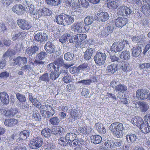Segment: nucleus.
<instances>
[{
    "label": "nucleus",
    "instance_id": "nucleus-18",
    "mask_svg": "<svg viewBox=\"0 0 150 150\" xmlns=\"http://www.w3.org/2000/svg\"><path fill=\"white\" fill-rule=\"evenodd\" d=\"M94 127L96 130L100 134H104L106 132V129L101 123L98 122L96 123Z\"/></svg>",
    "mask_w": 150,
    "mask_h": 150
},
{
    "label": "nucleus",
    "instance_id": "nucleus-49",
    "mask_svg": "<svg viewBox=\"0 0 150 150\" xmlns=\"http://www.w3.org/2000/svg\"><path fill=\"white\" fill-rule=\"evenodd\" d=\"M49 121L53 125H58L60 121L59 119L57 117H52L50 119Z\"/></svg>",
    "mask_w": 150,
    "mask_h": 150
},
{
    "label": "nucleus",
    "instance_id": "nucleus-28",
    "mask_svg": "<svg viewBox=\"0 0 150 150\" xmlns=\"http://www.w3.org/2000/svg\"><path fill=\"white\" fill-rule=\"evenodd\" d=\"M141 10L145 14L150 15V1L149 3L143 5Z\"/></svg>",
    "mask_w": 150,
    "mask_h": 150
},
{
    "label": "nucleus",
    "instance_id": "nucleus-15",
    "mask_svg": "<svg viewBox=\"0 0 150 150\" xmlns=\"http://www.w3.org/2000/svg\"><path fill=\"white\" fill-rule=\"evenodd\" d=\"M30 135L29 131L28 130H24L21 131L19 134V137L17 139L18 143L23 142L24 140L27 139Z\"/></svg>",
    "mask_w": 150,
    "mask_h": 150
},
{
    "label": "nucleus",
    "instance_id": "nucleus-51",
    "mask_svg": "<svg viewBox=\"0 0 150 150\" xmlns=\"http://www.w3.org/2000/svg\"><path fill=\"white\" fill-rule=\"evenodd\" d=\"M39 80L45 82H49L50 79L48 77V74L46 73L43 74L40 77Z\"/></svg>",
    "mask_w": 150,
    "mask_h": 150
},
{
    "label": "nucleus",
    "instance_id": "nucleus-31",
    "mask_svg": "<svg viewBox=\"0 0 150 150\" xmlns=\"http://www.w3.org/2000/svg\"><path fill=\"white\" fill-rule=\"evenodd\" d=\"M77 137L76 135L74 133H67L65 137V140L66 141L71 142L72 141L77 140Z\"/></svg>",
    "mask_w": 150,
    "mask_h": 150
},
{
    "label": "nucleus",
    "instance_id": "nucleus-27",
    "mask_svg": "<svg viewBox=\"0 0 150 150\" xmlns=\"http://www.w3.org/2000/svg\"><path fill=\"white\" fill-rule=\"evenodd\" d=\"M39 49L38 47L36 45L29 47L26 50V53L29 56H32Z\"/></svg>",
    "mask_w": 150,
    "mask_h": 150
},
{
    "label": "nucleus",
    "instance_id": "nucleus-23",
    "mask_svg": "<svg viewBox=\"0 0 150 150\" xmlns=\"http://www.w3.org/2000/svg\"><path fill=\"white\" fill-rule=\"evenodd\" d=\"M64 129L62 127L56 126L52 129V132L54 135L57 137L61 136L64 132Z\"/></svg>",
    "mask_w": 150,
    "mask_h": 150
},
{
    "label": "nucleus",
    "instance_id": "nucleus-62",
    "mask_svg": "<svg viewBox=\"0 0 150 150\" xmlns=\"http://www.w3.org/2000/svg\"><path fill=\"white\" fill-rule=\"evenodd\" d=\"M67 34H65L62 35L59 39V41L62 43H64L67 39L68 37H69Z\"/></svg>",
    "mask_w": 150,
    "mask_h": 150
},
{
    "label": "nucleus",
    "instance_id": "nucleus-1",
    "mask_svg": "<svg viewBox=\"0 0 150 150\" xmlns=\"http://www.w3.org/2000/svg\"><path fill=\"white\" fill-rule=\"evenodd\" d=\"M55 18L54 20L57 24L63 26L70 25L74 21V18L72 16L63 13L56 15Z\"/></svg>",
    "mask_w": 150,
    "mask_h": 150
},
{
    "label": "nucleus",
    "instance_id": "nucleus-3",
    "mask_svg": "<svg viewBox=\"0 0 150 150\" xmlns=\"http://www.w3.org/2000/svg\"><path fill=\"white\" fill-rule=\"evenodd\" d=\"M109 129L112 133L117 138L122 137L124 127L122 123L115 122L112 123L109 127Z\"/></svg>",
    "mask_w": 150,
    "mask_h": 150
},
{
    "label": "nucleus",
    "instance_id": "nucleus-22",
    "mask_svg": "<svg viewBox=\"0 0 150 150\" xmlns=\"http://www.w3.org/2000/svg\"><path fill=\"white\" fill-rule=\"evenodd\" d=\"M44 48L46 52L48 53L51 54L55 52L54 46L52 43L50 42H47L45 45Z\"/></svg>",
    "mask_w": 150,
    "mask_h": 150
},
{
    "label": "nucleus",
    "instance_id": "nucleus-19",
    "mask_svg": "<svg viewBox=\"0 0 150 150\" xmlns=\"http://www.w3.org/2000/svg\"><path fill=\"white\" fill-rule=\"evenodd\" d=\"M133 124L139 127L144 123V121L141 117L134 116L131 120Z\"/></svg>",
    "mask_w": 150,
    "mask_h": 150
},
{
    "label": "nucleus",
    "instance_id": "nucleus-36",
    "mask_svg": "<svg viewBox=\"0 0 150 150\" xmlns=\"http://www.w3.org/2000/svg\"><path fill=\"white\" fill-rule=\"evenodd\" d=\"M115 88V90L116 91L120 93H124L127 91V86L124 84L118 85Z\"/></svg>",
    "mask_w": 150,
    "mask_h": 150
},
{
    "label": "nucleus",
    "instance_id": "nucleus-20",
    "mask_svg": "<svg viewBox=\"0 0 150 150\" xmlns=\"http://www.w3.org/2000/svg\"><path fill=\"white\" fill-rule=\"evenodd\" d=\"M0 98L3 104H7L9 103V96L6 92L4 91L0 93Z\"/></svg>",
    "mask_w": 150,
    "mask_h": 150
},
{
    "label": "nucleus",
    "instance_id": "nucleus-24",
    "mask_svg": "<svg viewBox=\"0 0 150 150\" xmlns=\"http://www.w3.org/2000/svg\"><path fill=\"white\" fill-rule=\"evenodd\" d=\"M23 6L22 5H16L13 6L12 10L14 12L19 15L23 14Z\"/></svg>",
    "mask_w": 150,
    "mask_h": 150
},
{
    "label": "nucleus",
    "instance_id": "nucleus-63",
    "mask_svg": "<svg viewBox=\"0 0 150 150\" xmlns=\"http://www.w3.org/2000/svg\"><path fill=\"white\" fill-rule=\"evenodd\" d=\"M45 115L43 112L42 113V115L45 117H49L52 116L54 114V111H46Z\"/></svg>",
    "mask_w": 150,
    "mask_h": 150
},
{
    "label": "nucleus",
    "instance_id": "nucleus-29",
    "mask_svg": "<svg viewBox=\"0 0 150 150\" xmlns=\"http://www.w3.org/2000/svg\"><path fill=\"white\" fill-rule=\"evenodd\" d=\"M132 53L133 56L135 57H138L142 52V48L140 47H133L132 49Z\"/></svg>",
    "mask_w": 150,
    "mask_h": 150
},
{
    "label": "nucleus",
    "instance_id": "nucleus-9",
    "mask_svg": "<svg viewBox=\"0 0 150 150\" xmlns=\"http://www.w3.org/2000/svg\"><path fill=\"white\" fill-rule=\"evenodd\" d=\"M27 62L26 57L19 56L15 59H11L10 63L11 65L14 66L18 64L20 65L21 64H25Z\"/></svg>",
    "mask_w": 150,
    "mask_h": 150
},
{
    "label": "nucleus",
    "instance_id": "nucleus-32",
    "mask_svg": "<svg viewBox=\"0 0 150 150\" xmlns=\"http://www.w3.org/2000/svg\"><path fill=\"white\" fill-rule=\"evenodd\" d=\"M141 131L144 134H146L150 132V125L149 123H143L140 127Z\"/></svg>",
    "mask_w": 150,
    "mask_h": 150
},
{
    "label": "nucleus",
    "instance_id": "nucleus-13",
    "mask_svg": "<svg viewBox=\"0 0 150 150\" xmlns=\"http://www.w3.org/2000/svg\"><path fill=\"white\" fill-rule=\"evenodd\" d=\"M147 90L142 88L137 90L136 92V98L139 100H144L147 99Z\"/></svg>",
    "mask_w": 150,
    "mask_h": 150
},
{
    "label": "nucleus",
    "instance_id": "nucleus-40",
    "mask_svg": "<svg viewBox=\"0 0 150 150\" xmlns=\"http://www.w3.org/2000/svg\"><path fill=\"white\" fill-rule=\"evenodd\" d=\"M16 108H11L6 110L5 115L6 116L12 117L15 115L18 112Z\"/></svg>",
    "mask_w": 150,
    "mask_h": 150
},
{
    "label": "nucleus",
    "instance_id": "nucleus-56",
    "mask_svg": "<svg viewBox=\"0 0 150 150\" xmlns=\"http://www.w3.org/2000/svg\"><path fill=\"white\" fill-rule=\"evenodd\" d=\"M66 141L65 138L63 137H61L58 140V143L61 146H65L66 144Z\"/></svg>",
    "mask_w": 150,
    "mask_h": 150
},
{
    "label": "nucleus",
    "instance_id": "nucleus-55",
    "mask_svg": "<svg viewBox=\"0 0 150 150\" xmlns=\"http://www.w3.org/2000/svg\"><path fill=\"white\" fill-rule=\"evenodd\" d=\"M132 41L135 42L139 43L142 41V39L141 36H134L132 38Z\"/></svg>",
    "mask_w": 150,
    "mask_h": 150
},
{
    "label": "nucleus",
    "instance_id": "nucleus-61",
    "mask_svg": "<svg viewBox=\"0 0 150 150\" xmlns=\"http://www.w3.org/2000/svg\"><path fill=\"white\" fill-rule=\"evenodd\" d=\"M81 5L83 7L87 8L89 6V3L86 0H80Z\"/></svg>",
    "mask_w": 150,
    "mask_h": 150
},
{
    "label": "nucleus",
    "instance_id": "nucleus-7",
    "mask_svg": "<svg viewBox=\"0 0 150 150\" xmlns=\"http://www.w3.org/2000/svg\"><path fill=\"white\" fill-rule=\"evenodd\" d=\"M43 141L42 139L40 137H35L30 142V147L33 149L39 148L42 145Z\"/></svg>",
    "mask_w": 150,
    "mask_h": 150
},
{
    "label": "nucleus",
    "instance_id": "nucleus-37",
    "mask_svg": "<svg viewBox=\"0 0 150 150\" xmlns=\"http://www.w3.org/2000/svg\"><path fill=\"white\" fill-rule=\"evenodd\" d=\"M126 139L127 142L129 143L132 144L136 141L137 139L136 136L134 134H130L126 135Z\"/></svg>",
    "mask_w": 150,
    "mask_h": 150
},
{
    "label": "nucleus",
    "instance_id": "nucleus-12",
    "mask_svg": "<svg viewBox=\"0 0 150 150\" xmlns=\"http://www.w3.org/2000/svg\"><path fill=\"white\" fill-rule=\"evenodd\" d=\"M131 12V10L126 6H121L117 9V14L119 15L127 16Z\"/></svg>",
    "mask_w": 150,
    "mask_h": 150
},
{
    "label": "nucleus",
    "instance_id": "nucleus-16",
    "mask_svg": "<svg viewBox=\"0 0 150 150\" xmlns=\"http://www.w3.org/2000/svg\"><path fill=\"white\" fill-rule=\"evenodd\" d=\"M98 21L104 22L107 21L109 18V15L107 12H101L98 13L96 15Z\"/></svg>",
    "mask_w": 150,
    "mask_h": 150
},
{
    "label": "nucleus",
    "instance_id": "nucleus-33",
    "mask_svg": "<svg viewBox=\"0 0 150 150\" xmlns=\"http://www.w3.org/2000/svg\"><path fill=\"white\" fill-rule=\"evenodd\" d=\"M78 129L81 134L85 135L89 134L90 132L89 128L86 125L80 127Z\"/></svg>",
    "mask_w": 150,
    "mask_h": 150
},
{
    "label": "nucleus",
    "instance_id": "nucleus-14",
    "mask_svg": "<svg viewBox=\"0 0 150 150\" xmlns=\"http://www.w3.org/2000/svg\"><path fill=\"white\" fill-rule=\"evenodd\" d=\"M83 23L82 22H77L74 23L71 26V30L74 32L82 33L84 31L83 29Z\"/></svg>",
    "mask_w": 150,
    "mask_h": 150
},
{
    "label": "nucleus",
    "instance_id": "nucleus-50",
    "mask_svg": "<svg viewBox=\"0 0 150 150\" xmlns=\"http://www.w3.org/2000/svg\"><path fill=\"white\" fill-rule=\"evenodd\" d=\"M74 54H71L70 52H67L65 53L64 55V59L66 60L70 61L73 59Z\"/></svg>",
    "mask_w": 150,
    "mask_h": 150
},
{
    "label": "nucleus",
    "instance_id": "nucleus-44",
    "mask_svg": "<svg viewBox=\"0 0 150 150\" xmlns=\"http://www.w3.org/2000/svg\"><path fill=\"white\" fill-rule=\"evenodd\" d=\"M114 21H111L105 29L106 30V32L108 33H111L113 31L114 27L113 26Z\"/></svg>",
    "mask_w": 150,
    "mask_h": 150
},
{
    "label": "nucleus",
    "instance_id": "nucleus-41",
    "mask_svg": "<svg viewBox=\"0 0 150 150\" xmlns=\"http://www.w3.org/2000/svg\"><path fill=\"white\" fill-rule=\"evenodd\" d=\"M16 97L18 100L21 103H25L27 101V98L25 95L17 93L16 94Z\"/></svg>",
    "mask_w": 150,
    "mask_h": 150
},
{
    "label": "nucleus",
    "instance_id": "nucleus-25",
    "mask_svg": "<svg viewBox=\"0 0 150 150\" xmlns=\"http://www.w3.org/2000/svg\"><path fill=\"white\" fill-rule=\"evenodd\" d=\"M18 120L14 118L6 119L4 122V125L7 126L13 127L18 123Z\"/></svg>",
    "mask_w": 150,
    "mask_h": 150
},
{
    "label": "nucleus",
    "instance_id": "nucleus-17",
    "mask_svg": "<svg viewBox=\"0 0 150 150\" xmlns=\"http://www.w3.org/2000/svg\"><path fill=\"white\" fill-rule=\"evenodd\" d=\"M52 13L51 11L47 8L44 7L37 10V14L38 17L40 18L42 16H50Z\"/></svg>",
    "mask_w": 150,
    "mask_h": 150
},
{
    "label": "nucleus",
    "instance_id": "nucleus-43",
    "mask_svg": "<svg viewBox=\"0 0 150 150\" xmlns=\"http://www.w3.org/2000/svg\"><path fill=\"white\" fill-rule=\"evenodd\" d=\"M47 4L52 6H58L60 4L61 0H45Z\"/></svg>",
    "mask_w": 150,
    "mask_h": 150
},
{
    "label": "nucleus",
    "instance_id": "nucleus-30",
    "mask_svg": "<svg viewBox=\"0 0 150 150\" xmlns=\"http://www.w3.org/2000/svg\"><path fill=\"white\" fill-rule=\"evenodd\" d=\"M105 147L107 149H111L116 146L115 142L112 140H107L104 143Z\"/></svg>",
    "mask_w": 150,
    "mask_h": 150
},
{
    "label": "nucleus",
    "instance_id": "nucleus-46",
    "mask_svg": "<svg viewBox=\"0 0 150 150\" xmlns=\"http://www.w3.org/2000/svg\"><path fill=\"white\" fill-rule=\"evenodd\" d=\"M122 68L123 71L126 72H129L132 70V69L130 67L129 63L127 62H124L123 63Z\"/></svg>",
    "mask_w": 150,
    "mask_h": 150
},
{
    "label": "nucleus",
    "instance_id": "nucleus-8",
    "mask_svg": "<svg viewBox=\"0 0 150 150\" xmlns=\"http://www.w3.org/2000/svg\"><path fill=\"white\" fill-rule=\"evenodd\" d=\"M19 27L23 30H28L30 29L32 25L28 21L24 19H19L17 21Z\"/></svg>",
    "mask_w": 150,
    "mask_h": 150
},
{
    "label": "nucleus",
    "instance_id": "nucleus-59",
    "mask_svg": "<svg viewBox=\"0 0 150 150\" xmlns=\"http://www.w3.org/2000/svg\"><path fill=\"white\" fill-rule=\"evenodd\" d=\"M63 81L66 83H70L72 81V79L70 76H69L67 74L62 79Z\"/></svg>",
    "mask_w": 150,
    "mask_h": 150
},
{
    "label": "nucleus",
    "instance_id": "nucleus-4",
    "mask_svg": "<svg viewBox=\"0 0 150 150\" xmlns=\"http://www.w3.org/2000/svg\"><path fill=\"white\" fill-rule=\"evenodd\" d=\"M128 44V41L124 40L122 42H114L111 47V50L115 52H120L124 48L125 45H127Z\"/></svg>",
    "mask_w": 150,
    "mask_h": 150
},
{
    "label": "nucleus",
    "instance_id": "nucleus-39",
    "mask_svg": "<svg viewBox=\"0 0 150 150\" xmlns=\"http://www.w3.org/2000/svg\"><path fill=\"white\" fill-rule=\"evenodd\" d=\"M93 52V50L92 48L86 50L84 52L83 55L84 59L86 60H89L91 58Z\"/></svg>",
    "mask_w": 150,
    "mask_h": 150
},
{
    "label": "nucleus",
    "instance_id": "nucleus-34",
    "mask_svg": "<svg viewBox=\"0 0 150 150\" xmlns=\"http://www.w3.org/2000/svg\"><path fill=\"white\" fill-rule=\"evenodd\" d=\"M70 116L69 118L71 121H74L79 117V114L77 110L75 109L71 110L70 112Z\"/></svg>",
    "mask_w": 150,
    "mask_h": 150
},
{
    "label": "nucleus",
    "instance_id": "nucleus-21",
    "mask_svg": "<svg viewBox=\"0 0 150 150\" xmlns=\"http://www.w3.org/2000/svg\"><path fill=\"white\" fill-rule=\"evenodd\" d=\"M118 64L115 63L111 64L107 66V71L109 74H112L117 71Z\"/></svg>",
    "mask_w": 150,
    "mask_h": 150
},
{
    "label": "nucleus",
    "instance_id": "nucleus-5",
    "mask_svg": "<svg viewBox=\"0 0 150 150\" xmlns=\"http://www.w3.org/2000/svg\"><path fill=\"white\" fill-rule=\"evenodd\" d=\"M106 56L105 53L98 52L94 56V59L97 65L101 66L105 63Z\"/></svg>",
    "mask_w": 150,
    "mask_h": 150
},
{
    "label": "nucleus",
    "instance_id": "nucleus-54",
    "mask_svg": "<svg viewBox=\"0 0 150 150\" xmlns=\"http://www.w3.org/2000/svg\"><path fill=\"white\" fill-rule=\"evenodd\" d=\"M60 59L61 60H62V62L63 63L62 65L59 64V63H58V65H59V69L60 67L64 66L66 69H68L72 65V64H64V62L63 59L62 58H58L56 60H58V59L59 60Z\"/></svg>",
    "mask_w": 150,
    "mask_h": 150
},
{
    "label": "nucleus",
    "instance_id": "nucleus-11",
    "mask_svg": "<svg viewBox=\"0 0 150 150\" xmlns=\"http://www.w3.org/2000/svg\"><path fill=\"white\" fill-rule=\"evenodd\" d=\"M114 22L116 27L122 28L128 23V20L126 18L118 17L115 20Z\"/></svg>",
    "mask_w": 150,
    "mask_h": 150
},
{
    "label": "nucleus",
    "instance_id": "nucleus-35",
    "mask_svg": "<svg viewBox=\"0 0 150 150\" xmlns=\"http://www.w3.org/2000/svg\"><path fill=\"white\" fill-rule=\"evenodd\" d=\"M32 119L33 120L39 121L41 120V116L38 110H35L32 115Z\"/></svg>",
    "mask_w": 150,
    "mask_h": 150
},
{
    "label": "nucleus",
    "instance_id": "nucleus-26",
    "mask_svg": "<svg viewBox=\"0 0 150 150\" xmlns=\"http://www.w3.org/2000/svg\"><path fill=\"white\" fill-rule=\"evenodd\" d=\"M91 142L94 144L100 143L102 141V137L99 135H93L91 137Z\"/></svg>",
    "mask_w": 150,
    "mask_h": 150
},
{
    "label": "nucleus",
    "instance_id": "nucleus-42",
    "mask_svg": "<svg viewBox=\"0 0 150 150\" xmlns=\"http://www.w3.org/2000/svg\"><path fill=\"white\" fill-rule=\"evenodd\" d=\"M121 58L128 60L130 57V53L128 51H124L121 52L120 55Z\"/></svg>",
    "mask_w": 150,
    "mask_h": 150
},
{
    "label": "nucleus",
    "instance_id": "nucleus-57",
    "mask_svg": "<svg viewBox=\"0 0 150 150\" xmlns=\"http://www.w3.org/2000/svg\"><path fill=\"white\" fill-rule=\"evenodd\" d=\"M47 54L45 52H40L37 55L38 58L40 60L43 59L47 55Z\"/></svg>",
    "mask_w": 150,
    "mask_h": 150
},
{
    "label": "nucleus",
    "instance_id": "nucleus-10",
    "mask_svg": "<svg viewBox=\"0 0 150 150\" xmlns=\"http://www.w3.org/2000/svg\"><path fill=\"white\" fill-rule=\"evenodd\" d=\"M47 39L48 35L44 33L38 32L34 35L35 41L38 42H45Z\"/></svg>",
    "mask_w": 150,
    "mask_h": 150
},
{
    "label": "nucleus",
    "instance_id": "nucleus-2",
    "mask_svg": "<svg viewBox=\"0 0 150 150\" xmlns=\"http://www.w3.org/2000/svg\"><path fill=\"white\" fill-rule=\"evenodd\" d=\"M62 60L58 59L55 60L54 62L48 64L47 66L48 69L50 71L54 70L50 74V77L52 80L56 79L59 76L60 74L58 72L59 71V66L58 65V63L62 65Z\"/></svg>",
    "mask_w": 150,
    "mask_h": 150
},
{
    "label": "nucleus",
    "instance_id": "nucleus-48",
    "mask_svg": "<svg viewBox=\"0 0 150 150\" xmlns=\"http://www.w3.org/2000/svg\"><path fill=\"white\" fill-rule=\"evenodd\" d=\"M117 6V4L114 1H110L107 4V7L110 9H116Z\"/></svg>",
    "mask_w": 150,
    "mask_h": 150
},
{
    "label": "nucleus",
    "instance_id": "nucleus-53",
    "mask_svg": "<svg viewBox=\"0 0 150 150\" xmlns=\"http://www.w3.org/2000/svg\"><path fill=\"white\" fill-rule=\"evenodd\" d=\"M69 71L72 74H77L79 72L78 67H76L75 66L70 68Z\"/></svg>",
    "mask_w": 150,
    "mask_h": 150
},
{
    "label": "nucleus",
    "instance_id": "nucleus-52",
    "mask_svg": "<svg viewBox=\"0 0 150 150\" xmlns=\"http://www.w3.org/2000/svg\"><path fill=\"white\" fill-rule=\"evenodd\" d=\"M93 17L91 16L86 17L84 19V22L86 24L91 25L93 21Z\"/></svg>",
    "mask_w": 150,
    "mask_h": 150
},
{
    "label": "nucleus",
    "instance_id": "nucleus-6",
    "mask_svg": "<svg viewBox=\"0 0 150 150\" xmlns=\"http://www.w3.org/2000/svg\"><path fill=\"white\" fill-rule=\"evenodd\" d=\"M87 35L84 34H78L72 36L69 39V42L73 43L81 44L87 38Z\"/></svg>",
    "mask_w": 150,
    "mask_h": 150
},
{
    "label": "nucleus",
    "instance_id": "nucleus-60",
    "mask_svg": "<svg viewBox=\"0 0 150 150\" xmlns=\"http://www.w3.org/2000/svg\"><path fill=\"white\" fill-rule=\"evenodd\" d=\"M89 93L90 92L88 89L84 88L82 89L81 94L82 96H84L86 98H87L89 94Z\"/></svg>",
    "mask_w": 150,
    "mask_h": 150
},
{
    "label": "nucleus",
    "instance_id": "nucleus-58",
    "mask_svg": "<svg viewBox=\"0 0 150 150\" xmlns=\"http://www.w3.org/2000/svg\"><path fill=\"white\" fill-rule=\"evenodd\" d=\"M15 53L13 52L10 50L8 49L7 51L4 54L3 56V58H6L7 57H10V58L12 56V55H14Z\"/></svg>",
    "mask_w": 150,
    "mask_h": 150
},
{
    "label": "nucleus",
    "instance_id": "nucleus-47",
    "mask_svg": "<svg viewBox=\"0 0 150 150\" xmlns=\"http://www.w3.org/2000/svg\"><path fill=\"white\" fill-rule=\"evenodd\" d=\"M140 106L141 108V110L143 112H146L149 109V106L145 102H141L140 104Z\"/></svg>",
    "mask_w": 150,
    "mask_h": 150
},
{
    "label": "nucleus",
    "instance_id": "nucleus-45",
    "mask_svg": "<svg viewBox=\"0 0 150 150\" xmlns=\"http://www.w3.org/2000/svg\"><path fill=\"white\" fill-rule=\"evenodd\" d=\"M23 34L22 32H21L14 35L12 38L13 40V41L17 40H22L23 39Z\"/></svg>",
    "mask_w": 150,
    "mask_h": 150
},
{
    "label": "nucleus",
    "instance_id": "nucleus-38",
    "mask_svg": "<svg viewBox=\"0 0 150 150\" xmlns=\"http://www.w3.org/2000/svg\"><path fill=\"white\" fill-rule=\"evenodd\" d=\"M51 132V130L48 127H46L42 129L41 133L43 137L48 138L50 136Z\"/></svg>",
    "mask_w": 150,
    "mask_h": 150
},
{
    "label": "nucleus",
    "instance_id": "nucleus-64",
    "mask_svg": "<svg viewBox=\"0 0 150 150\" xmlns=\"http://www.w3.org/2000/svg\"><path fill=\"white\" fill-rule=\"evenodd\" d=\"M139 68L140 69H147L150 67V64L149 63H144L141 64L139 65Z\"/></svg>",
    "mask_w": 150,
    "mask_h": 150
}]
</instances>
